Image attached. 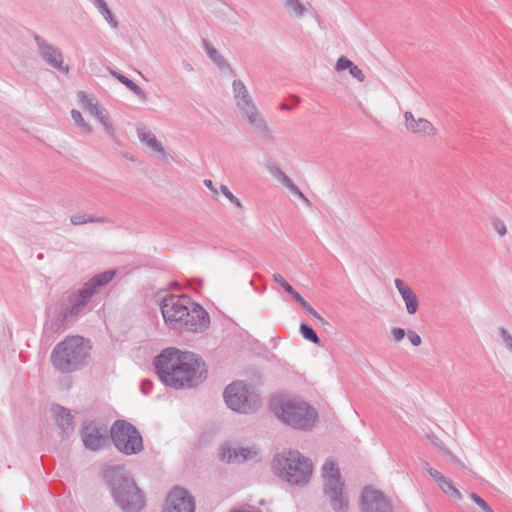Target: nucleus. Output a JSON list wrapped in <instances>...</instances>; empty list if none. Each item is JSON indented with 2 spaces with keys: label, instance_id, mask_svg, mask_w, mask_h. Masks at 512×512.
<instances>
[{
  "label": "nucleus",
  "instance_id": "1",
  "mask_svg": "<svg viewBox=\"0 0 512 512\" xmlns=\"http://www.w3.org/2000/svg\"><path fill=\"white\" fill-rule=\"evenodd\" d=\"M159 379L174 389H190L206 379V364L203 359L188 351L170 347L154 359Z\"/></svg>",
  "mask_w": 512,
  "mask_h": 512
},
{
  "label": "nucleus",
  "instance_id": "2",
  "mask_svg": "<svg viewBox=\"0 0 512 512\" xmlns=\"http://www.w3.org/2000/svg\"><path fill=\"white\" fill-rule=\"evenodd\" d=\"M115 270L102 272L87 281L78 291L67 292L54 308L55 317L47 320L44 329L51 332L65 330L67 322L83 314L91 298L112 281Z\"/></svg>",
  "mask_w": 512,
  "mask_h": 512
},
{
  "label": "nucleus",
  "instance_id": "3",
  "mask_svg": "<svg viewBox=\"0 0 512 512\" xmlns=\"http://www.w3.org/2000/svg\"><path fill=\"white\" fill-rule=\"evenodd\" d=\"M166 325L171 329L199 333L209 326L206 310L186 295H169L160 303Z\"/></svg>",
  "mask_w": 512,
  "mask_h": 512
},
{
  "label": "nucleus",
  "instance_id": "4",
  "mask_svg": "<svg viewBox=\"0 0 512 512\" xmlns=\"http://www.w3.org/2000/svg\"><path fill=\"white\" fill-rule=\"evenodd\" d=\"M104 478L114 502L123 512H142L146 505L145 495L128 473L120 467H112L105 471Z\"/></svg>",
  "mask_w": 512,
  "mask_h": 512
},
{
  "label": "nucleus",
  "instance_id": "5",
  "mask_svg": "<svg viewBox=\"0 0 512 512\" xmlns=\"http://www.w3.org/2000/svg\"><path fill=\"white\" fill-rule=\"evenodd\" d=\"M89 340L82 336H66L51 352L52 366L61 373H71L82 368L90 356Z\"/></svg>",
  "mask_w": 512,
  "mask_h": 512
},
{
  "label": "nucleus",
  "instance_id": "6",
  "mask_svg": "<svg viewBox=\"0 0 512 512\" xmlns=\"http://www.w3.org/2000/svg\"><path fill=\"white\" fill-rule=\"evenodd\" d=\"M274 473L291 485L304 486L312 475L313 464L297 450L277 454L272 461Z\"/></svg>",
  "mask_w": 512,
  "mask_h": 512
},
{
  "label": "nucleus",
  "instance_id": "7",
  "mask_svg": "<svg viewBox=\"0 0 512 512\" xmlns=\"http://www.w3.org/2000/svg\"><path fill=\"white\" fill-rule=\"evenodd\" d=\"M272 409L284 423L302 430L311 428L317 415L307 403L294 400L273 401Z\"/></svg>",
  "mask_w": 512,
  "mask_h": 512
},
{
  "label": "nucleus",
  "instance_id": "8",
  "mask_svg": "<svg viewBox=\"0 0 512 512\" xmlns=\"http://www.w3.org/2000/svg\"><path fill=\"white\" fill-rule=\"evenodd\" d=\"M322 476L324 478V494L329 498L332 509L335 512H347L349 500L344 493V481L333 460H326L322 467Z\"/></svg>",
  "mask_w": 512,
  "mask_h": 512
},
{
  "label": "nucleus",
  "instance_id": "9",
  "mask_svg": "<svg viewBox=\"0 0 512 512\" xmlns=\"http://www.w3.org/2000/svg\"><path fill=\"white\" fill-rule=\"evenodd\" d=\"M227 406L236 412L249 414L255 412L260 406L259 396L251 385L243 381L229 384L223 393Z\"/></svg>",
  "mask_w": 512,
  "mask_h": 512
},
{
  "label": "nucleus",
  "instance_id": "10",
  "mask_svg": "<svg viewBox=\"0 0 512 512\" xmlns=\"http://www.w3.org/2000/svg\"><path fill=\"white\" fill-rule=\"evenodd\" d=\"M110 434L117 450L125 455L138 454L144 449L140 432L126 420H116L111 426Z\"/></svg>",
  "mask_w": 512,
  "mask_h": 512
},
{
  "label": "nucleus",
  "instance_id": "11",
  "mask_svg": "<svg viewBox=\"0 0 512 512\" xmlns=\"http://www.w3.org/2000/svg\"><path fill=\"white\" fill-rule=\"evenodd\" d=\"M194 496L186 489L174 487L167 495L162 512H195Z\"/></svg>",
  "mask_w": 512,
  "mask_h": 512
},
{
  "label": "nucleus",
  "instance_id": "12",
  "mask_svg": "<svg viewBox=\"0 0 512 512\" xmlns=\"http://www.w3.org/2000/svg\"><path fill=\"white\" fill-rule=\"evenodd\" d=\"M34 40L37 44L39 55L47 65L66 74L69 72V66L64 65L63 54L58 47L48 43L44 38L37 34L34 35Z\"/></svg>",
  "mask_w": 512,
  "mask_h": 512
},
{
  "label": "nucleus",
  "instance_id": "13",
  "mask_svg": "<svg viewBox=\"0 0 512 512\" xmlns=\"http://www.w3.org/2000/svg\"><path fill=\"white\" fill-rule=\"evenodd\" d=\"M362 512H393L392 506L382 492L364 488L361 496Z\"/></svg>",
  "mask_w": 512,
  "mask_h": 512
},
{
  "label": "nucleus",
  "instance_id": "14",
  "mask_svg": "<svg viewBox=\"0 0 512 512\" xmlns=\"http://www.w3.org/2000/svg\"><path fill=\"white\" fill-rule=\"evenodd\" d=\"M404 119L406 129L420 137H433L438 132L429 120L425 118H415L410 111L404 113Z\"/></svg>",
  "mask_w": 512,
  "mask_h": 512
},
{
  "label": "nucleus",
  "instance_id": "15",
  "mask_svg": "<svg viewBox=\"0 0 512 512\" xmlns=\"http://www.w3.org/2000/svg\"><path fill=\"white\" fill-rule=\"evenodd\" d=\"M82 441L86 448L96 451L105 442L100 428L94 421H85L82 425Z\"/></svg>",
  "mask_w": 512,
  "mask_h": 512
},
{
  "label": "nucleus",
  "instance_id": "16",
  "mask_svg": "<svg viewBox=\"0 0 512 512\" xmlns=\"http://www.w3.org/2000/svg\"><path fill=\"white\" fill-rule=\"evenodd\" d=\"M394 284L405 303L407 313L414 315L419 308L418 296L403 280L396 278Z\"/></svg>",
  "mask_w": 512,
  "mask_h": 512
},
{
  "label": "nucleus",
  "instance_id": "17",
  "mask_svg": "<svg viewBox=\"0 0 512 512\" xmlns=\"http://www.w3.org/2000/svg\"><path fill=\"white\" fill-rule=\"evenodd\" d=\"M52 411L58 427L62 430L63 434L68 435L74 429V418L70 410L60 406L54 405Z\"/></svg>",
  "mask_w": 512,
  "mask_h": 512
},
{
  "label": "nucleus",
  "instance_id": "18",
  "mask_svg": "<svg viewBox=\"0 0 512 512\" xmlns=\"http://www.w3.org/2000/svg\"><path fill=\"white\" fill-rule=\"evenodd\" d=\"M250 126L253 128L254 133L264 141L271 142L274 140L272 132L268 127L265 119L259 113L257 116L247 120Z\"/></svg>",
  "mask_w": 512,
  "mask_h": 512
},
{
  "label": "nucleus",
  "instance_id": "19",
  "mask_svg": "<svg viewBox=\"0 0 512 512\" xmlns=\"http://www.w3.org/2000/svg\"><path fill=\"white\" fill-rule=\"evenodd\" d=\"M250 451L247 448H237V449H223L221 453V457L223 460H226L228 463L230 462H241L248 459Z\"/></svg>",
  "mask_w": 512,
  "mask_h": 512
},
{
  "label": "nucleus",
  "instance_id": "20",
  "mask_svg": "<svg viewBox=\"0 0 512 512\" xmlns=\"http://www.w3.org/2000/svg\"><path fill=\"white\" fill-rule=\"evenodd\" d=\"M232 86L234 99L236 101L237 106H239L240 103L246 104L253 101L249 94V91L247 90L245 84L241 80H234Z\"/></svg>",
  "mask_w": 512,
  "mask_h": 512
},
{
  "label": "nucleus",
  "instance_id": "21",
  "mask_svg": "<svg viewBox=\"0 0 512 512\" xmlns=\"http://www.w3.org/2000/svg\"><path fill=\"white\" fill-rule=\"evenodd\" d=\"M111 74L118 79L123 85H125L131 92H133L136 96H138L141 100L146 101L147 95L144 92V90L138 86L135 82H133L131 79L126 77L125 75L116 72L111 71Z\"/></svg>",
  "mask_w": 512,
  "mask_h": 512
},
{
  "label": "nucleus",
  "instance_id": "22",
  "mask_svg": "<svg viewBox=\"0 0 512 512\" xmlns=\"http://www.w3.org/2000/svg\"><path fill=\"white\" fill-rule=\"evenodd\" d=\"M71 224L75 226L87 224V223H106L108 219L105 217H96L90 214H75L70 217Z\"/></svg>",
  "mask_w": 512,
  "mask_h": 512
},
{
  "label": "nucleus",
  "instance_id": "23",
  "mask_svg": "<svg viewBox=\"0 0 512 512\" xmlns=\"http://www.w3.org/2000/svg\"><path fill=\"white\" fill-rule=\"evenodd\" d=\"M139 138L142 142H145L154 151L166 155L165 149L160 141L157 140L155 135L151 132L139 133Z\"/></svg>",
  "mask_w": 512,
  "mask_h": 512
},
{
  "label": "nucleus",
  "instance_id": "24",
  "mask_svg": "<svg viewBox=\"0 0 512 512\" xmlns=\"http://www.w3.org/2000/svg\"><path fill=\"white\" fill-rule=\"evenodd\" d=\"M439 488L449 495L450 497L460 500L462 499L461 492L454 486L453 482L448 478L444 477L438 484Z\"/></svg>",
  "mask_w": 512,
  "mask_h": 512
},
{
  "label": "nucleus",
  "instance_id": "25",
  "mask_svg": "<svg viewBox=\"0 0 512 512\" xmlns=\"http://www.w3.org/2000/svg\"><path fill=\"white\" fill-rule=\"evenodd\" d=\"M204 47L208 54V56L213 60V62L219 67L224 68L227 66V62L225 58L213 47L211 43L208 41H204Z\"/></svg>",
  "mask_w": 512,
  "mask_h": 512
},
{
  "label": "nucleus",
  "instance_id": "26",
  "mask_svg": "<svg viewBox=\"0 0 512 512\" xmlns=\"http://www.w3.org/2000/svg\"><path fill=\"white\" fill-rule=\"evenodd\" d=\"M77 96H78L80 103L82 104V107L85 110H87L91 115L94 116V114L97 113L98 110L100 109L98 104L95 103L93 101V99L90 98L85 92L79 91Z\"/></svg>",
  "mask_w": 512,
  "mask_h": 512
},
{
  "label": "nucleus",
  "instance_id": "27",
  "mask_svg": "<svg viewBox=\"0 0 512 512\" xmlns=\"http://www.w3.org/2000/svg\"><path fill=\"white\" fill-rule=\"evenodd\" d=\"M292 297L302 308H304L313 317H315L321 323H325V319L298 292H296Z\"/></svg>",
  "mask_w": 512,
  "mask_h": 512
},
{
  "label": "nucleus",
  "instance_id": "28",
  "mask_svg": "<svg viewBox=\"0 0 512 512\" xmlns=\"http://www.w3.org/2000/svg\"><path fill=\"white\" fill-rule=\"evenodd\" d=\"M94 116L99 120V122L103 125L106 132L110 135H113L114 128L113 124L110 120V117L106 110L100 108L97 113L94 114Z\"/></svg>",
  "mask_w": 512,
  "mask_h": 512
},
{
  "label": "nucleus",
  "instance_id": "29",
  "mask_svg": "<svg viewBox=\"0 0 512 512\" xmlns=\"http://www.w3.org/2000/svg\"><path fill=\"white\" fill-rule=\"evenodd\" d=\"M99 12L103 15L105 20L113 27H118V21L114 18L112 12L108 8L107 3L103 0L97 6Z\"/></svg>",
  "mask_w": 512,
  "mask_h": 512
},
{
  "label": "nucleus",
  "instance_id": "30",
  "mask_svg": "<svg viewBox=\"0 0 512 512\" xmlns=\"http://www.w3.org/2000/svg\"><path fill=\"white\" fill-rule=\"evenodd\" d=\"M71 117H72L74 123L77 126H79L84 133H87V134L92 133V131H93L92 127L87 122H85L80 111H78L76 109L71 110Z\"/></svg>",
  "mask_w": 512,
  "mask_h": 512
},
{
  "label": "nucleus",
  "instance_id": "31",
  "mask_svg": "<svg viewBox=\"0 0 512 512\" xmlns=\"http://www.w3.org/2000/svg\"><path fill=\"white\" fill-rule=\"evenodd\" d=\"M300 333L306 340L319 345L320 344V338L318 337L317 333L307 324L302 323L300 325Z\"/></svg>",
  "mask_w": 512,
  "mask_h": 512
},
{
  "label": "nucleus",
  "instance_id": "32",
  "mask_svg": "<svg viewBox=\"0 0 512 512\" xmlns=\"http://www.w3.org/2000/svg\"><path fill=\"white\" fill-rule=\"evenodd\" d=\"M237 107L242 112L246 120L251 119L254 116H257L260 113L253 101L246 104L240 103L239 106Z\"/></svg>",
  "mask_w": 512,
  "mask_h": 512
},
{
  "label": "nucleus",
  "instance_id": "33",
  "mask_svg": "<svg viewBox=\"0 0 512 512\" xmlns=\"http://www.w3.org/2000/svg\"><path fill=\"white\" fill-rule=\"evenodd\" d=\"M268 170L277 180H279L283 185L287 186L292 182V180L276 165L268 166Z\"/></svg>",
  "mask_w": 512,
  "mask_h": 512
},
{
  "label": "nucleus",
  "instance_id": "34",
  "mask_svg": "<svg viewBox=\"0 0 512 512\" xmlns=\"http://www.w3.org/2000/svg\"><path fill=\"white\" fill-rule=\"evenodd\" d=\"M285 7L292 9L298 17L303 16L306 11V8L299 0H286Z\"/></svg>",
  "mask_w": 512,
  "mask_h": 512
},
{
  "label": "nucleus",
  "instance_id": "35",
  "mask_svg": "<svg viewBox=\"0 0 512 512\" xmlns=\"http://www.w3.org/2000/svg\"><path fill=\"white\" fill-rule=\"evenodd\" d=\"M273 279L276 283L281 285L283 289L293 296L297 291L283 278V276L279 273H275L273 275Z\"/></svg>",
  "mask_w": 512,
  "mask_h": 512
},
{
  "label": "nucleus",
  "instance_id": "36",
  "mask_svg": "<svg viewBox=\"0 0 512 512\" xmlns=\"http://www.w3.org/2000/svg\"><path fill=\"white\" fill-rule=\"evenodd\" d=\"M220 191L232 204H234L239 209L242 208V203L240 200L229 190L226 185H221Z\"/></svg>",
  "mask_w": 512,
  "mask_h": 512
},
{
  "label": "nucleus",
  "instance_id": "37",
  "mask_svg": "<svg viewBox=\"0 0 512 512\" xmlns=\"http://www.w3.org/2000/svg\"><path fill=\"white\" fill-rule=\"evenodd\" d=\"M498 334L502 339L506 349L512 353V335L504 327H500L498 329Z\"/></svg>",
  "mask_w": 512,
  "mask_h": 512
},
{
  "label": "nucleus",
  "instance_id": "38",
  "mask_svg": "<svg viewBox=\"0 0 512 512\" xmlns=\"http://www.w3.org/2000/svg\"><path fill=\"white\" fill-rule=\"evenodd\" d=\"M353 65H354V63L351 60H349L348 58H346L344 56H341L337 60L335 69L337 71H343V70H346V69L350 70Z\"/></svg>",
  "mask_w": 512,
  "mask_h": 512
},
{
  "label": "nucleus",
  "instance_id": "39",
  "mask_svg": "<svg viewBox=\"0 0 512 512\" xmlns=\"http://www.w3.org/2000/svg\"><path fill=\"white\" fill-rule=\"evenodd\" d=\"M470 498L482 511L486 512L487 510H490V506L488 505V503L484 499H482L478 494L471 493Z\"/></svg>",
  "mask_w": 512,
  "mask_h": 512
},
{
  "label": "nucleus",
  "instance_id": "40",
  "mask_svg": "<svg viewBox=\"0 0 512 512\" xmlns=\"http://www.w3.org/2000/svg\"><path fill=\"white\" fill-rule=\"evenodd\" d=\"M349 72L351 76L357 79L358 81L363 82L365 80V75L363 71L357 65L354 64Z\"/></svg>",
  "mask_w": 512,
  "mask_h": 512
},
{
  "label": "nucleus",
  "instance_id": "41",
  "mask_svg": "<svg viewBox=\"0 0 512 512\" xmlns=\"http://www.w3.org/2000/svg\"><path fill=\"white\" fill-rule=\"evenodd\" d=\"M286 187L290 190L291 193L299 197L301 200L309 202L308 198L301 192V190L293 182L288 184Z\"/></svg>",
  "mask_w": 512,
  "mask_h": 512
},
{
  "label": "nucleus",
  "instance_id": "42",
  "mask_svg": "<svg viewBox=\"0 0 512 512\" xmlns=\"http://www.w3.org/2000/svg\"><path fill=\"white\" fill-rule=\"evenodd\" d=\"M286 187L290 190L291 193L299 197L301 200L309 202L308 198L301 192V190L293 182L288 184Z\"/></svg>",
  "mask_w": 512,
  "mask_h": 512
},
{
  "label": "nucleus",
  "instance_id": "43",
  "mask_svg": "<svg viewBox=\"0 0 512 512\" xmlns=\"http://www.w3.org/2000/svg\"><path fill=\"white\" fill-rule=\"evenodd\" d=\"M493 227H494V230L500 235V236H504L506 233H507V228H506V225L504 224V222L500 221V220H495L493 222Z\"/></svg>",
  "mask_w": 512,
  "mask_h": 512
},
{
  "label": "nucleus",
  "instance_id": "44",
  "mask_svg": "<svg viewBox=\"0 0 512 512\" xmlns=\"http://www.w3.org/2000/svg\"><path fill=\"white\" fill-rule=\"evenodd\" d=\"M407 335H408V338L413 346L421 345L422 339L415 331L409 330Z\"/></svg>",
  "mask_w": 512,
  "mask_h": 512
},
{
  "label": "nucleus",
  "instance_id": "45",
  "mask_svg": "<svg viewBox=\"0 0 512 512\" xmlns=\"http://www.w3.org/2000/svg\"><path fill=\"white\" fill-rule=\"evenodd\" d=\"M391 334L396 342H400L405 337L406 332L403 328H393Z\"/></svg>",
  "mask_w": 512,
  "mask_h": 512
},
{
  "label": "nucleus",
  "instance_id": "46",
  "mask_svg": "<svg viewBox=\"0 0 512 512\" xmlns=\"http://www.w3.org/2000/svg\"><path fill=\"white\" fill-rule=\"evenodd\" d=\"M428 474L434 479V481L438 484L442 479H444V475L434 468H429Z\"/></svg>",
  "mask_w": 512,
  "mask_h": 512
},
{
  "label": "nucleus",
  "instance_id": "47",
  "mask_svg": "<svg viewBox=\"0 0 512 512\" xmlns=\"http://www.w3.org/2000/svg\"><path fill=\"white\" fill-rule=\"evenodd\" d=\"M445 451L446 454H448L450 456V459L453 463H455L456 465H459L461 467H463V464L462 462L455 456L453 455L450 451L446 450V449H443Z\"/></svg>",
  "mask_w": 512,
  "mask_h": 512
},
{
  "label": "nucleus",
  "instance_id": "48",
  "mask_svg": "<svg viewBox=\"0 0 512 512\" xmlns=\"http://www.w3.org/2000/svg\"><path fill=\"white\" fill-rule=\"evenodd\" d=\"M204 185H205L209 190H211L214 194H217V193H218V191L216 190V188H215V187H214V185H213L212 180H210V179H205V180H204Z\"/></svg>",
  "mask_w": 512,
  "mask_h": 512
},
{
  "label": "nucleus",
  "instance_id": "49",
  "mask_svg": "<svg viewBox=\"0 0 512 512\" xmlns=\"http://www.w3.org/2000/svg\"><path fill=\"white\" fill-rule=\"evenodd\" d=\"M183 67L186 71H193V66L187 61H183Z\"/></svg>",
  "mask_w": 512,
  "mask_h": 512
},
{
  "label": "nucleus",
  "instance_id": "50",
  "mask_svg": "<svg viewBox=\"0 0 512 512\" xmlns=\"http://www.w3.org/2000/svg\"><path fill=\"white\" fill-rule=\"evenodd\" d=\"M151 385V383L149 381H143L142 384H141V389L143 391L144 394H148L149 391L147 389H145V385Z\"/></svg>",
  "mask_w": 512,
  "mask_h": 512
},
{
  "label": "nucleus",
  "instance_id": "51",
  "mask_svg": "<svg viewBox=\"0 0 512 512\" xmlns=\"http://www.w3.org/2000/svg\"><path fill=\"white\" fill-rule=\"evenodd\" d=\"M430 439H431L433 444H435L436 446L440 447V444L438 443L439 440H438V438L436 436H432V437H430Z\"/></svg>",
  "mask_w": 512,
  "mask_h": 512
},
{
  "label": "nucleus",
  "instance_id": "52",
  "mask_svg": "<svg viewBox=\"0 0 512 512\" xmlns=\"http://www.w3.org/2000/svg\"><path fill=\"white\" fill-rule=\"evenodd\" d=\"M280 108H281L282 110H289V109H291V106H290V105H288V104H286V103H282V104L280 105Z\"/></svg>",
  "mask_w": 512,
  "mask_h": 512
},
{
  "label": "nucleus",
  "instance_id": "53",
  "mask_svg": "<svg viewBox=\"0 0 512 512\" xmlns=\"http://www.w3.org/2000/svg\"><path fill=\"white\" fill-rule=\"evenodd\" d=\"M429 468H432L428 462H423V469L428 473Z\"/></svg>",
  "mask_w": 512,
  "mask_h": 512
},
{
  "label": "nucleus",
  "instance_id": "54",
  "mask_svg": "<svg viewBox=\"0 0 512 512\" xmlns=\"http://www.w3.org/2000/svg\"><path fill=\"white\" fill-rule=\"evenodd\" d=\"M486 512H494L493 509L490 507V510H487Z\"/></svg>",
  "mask_w": 512,
  "mask_h": 512
}]
</instances>
